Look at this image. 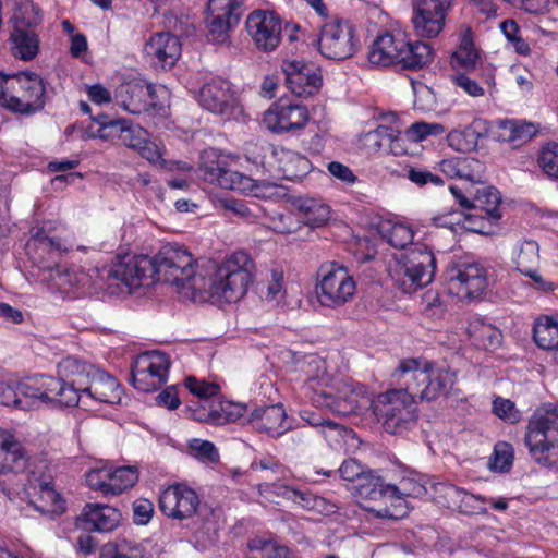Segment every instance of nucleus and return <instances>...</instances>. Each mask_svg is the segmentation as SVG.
<instances>
[{
	"mask_svg": "<svg viewBox=\"0 0 558 558\" xmlns=\"http://www.w3.org/2000/svg\"><path fill=\"white\" fill-rule=\"evenodd\" d=\"M468 335L473 349H497L502 341L501 331L481 318L470 322Z\"/></svg>",
	"mask_w": 558,
	"mask_h": 558,
	"instance_id": "obj_37",
	"label": "nucleus"
},
{
	"mask_svg": "<svg viewBox=\"0 0 558 558\" xmlns=\"http://www.w3.org/2000/svg\"><path fill=\"white\" fill-rule=\"evenodd\" d=\"M99 558H145V556L142 546L123 539L116 544L104 545Z\"/></svg>",
	"mask_w": 558,
	"mask_h": 558,
	"instance_id": "obj_51",
	"label": "nucleus"
},
{
	"mask_svg": "<svg viewBox=\"0 0 558 558\" xmlns=\"http://www.w3.org/2000/svg\"><path fill=\"white\" fill-rule=\"evenodd\" d=\"M338 472L340 477L344 481H357L359 483H361L364 476L367 474L364 470V466L360 464L355 459L344 460L338 469Z\"/></svg>",
	"mask_w": 558,
	"mask_h": 558,
	"instance_id": "obj_64",
	"label": "nucleus"
},
{
	"mask_svg": "<svg viewBox=\"0 0 558 558\" xmlns=\"http://www.w3.org/2000/svg\"><path fill=\"white\" fill-rule=\"evenodd\" d=\"M401 175L418 187L426 185L442 186L445 184L441 177L424 167L405 166Z\"/></svg>",
	"mask_w": 558,
	"mask_h": 558,
	"instance_id": "obj_56",
	"label": "nucleus"
},
{
	"mask_svg": "<svg viewBox=\"0 0 558 558\" xmlns=\"http://www.w3.org/2000/svg\"><path fill=\"white\" fill-rule=\"evenodd\" d=\"M432 488L438 504L452 510L461 508L464 489L451 483H435Z\"/></svg>",
	"mask_w": 558,
	"mask_h": 558,
	"instance_id": "obj_49",
	"label": "nucleus"
},
{
	"mask_svg": "<svg viewBox=\"0 0 558 558\" xmlns=\"http://www.w3.org/2000/svg\"><path fill=\"white\" fill-rule=\"evenodd\" d=\"M538 244L535 241H525L517 255L515 265L517 270L521 274L531 270V268L536 267L539 259L538 254Z\"/></svg>",
	"mask_w": 558,
	"mask_h": 558,
	"instance_id": "obj_58",
	"label": "nucleus"
},
{
	"mask_svg": "<svg viewBox=\"0 0 558 558\" xmlns=\"http://www.w3.org/2000/svg\"><path fill=\"white\" fill-rule=\"evenodd\" d=\"M144 52L155 68L171 69L181 56V43L169 32L156 33L146 41Z\"/></svg>",
	"mask_w": 558,
	"mask_h": 558,
	"instance_id": "obj_23",
	"label": "nucleus"
},
{
	"mask_svg": "<svg viewBox=\"0 0 558 558\" xmlns=\"http://www.w3.org/2000/svg\"><path fill=\"white\" fill-rule=\"evenodd\" d=\"M445 132L446 128L441 123L420 121L411 124L404 131V137L414 145L426 140L428 136H439Z\"/></svg>",
	"mask_w": 558,
	"mask_h": 558,
	"instance_id": "obj_54",
	"label": "nucleus"
},
{
	"mask_svg": "<svg viewBox=\"0 0 558 558\" xmlns=\"http://www.w3.org/2000/svg\"><path fill=\"white\" fill-rule=\"evenodd\" d=\"M287 88L298 97H308L317 94L323 85L318 70L293 60L283 61L281 65Z\"/></svg>",
	"mask_w": 558,
	"mask_h": 558,
	"instance_id": "obj_22",
	"label": "nucleus"
},
{
	"mask_svg": "<svg viewBox=\"0 0 558 558\" xmlns=\"http://www.w3.org/2000/svg\"><path fill=\"white\" fill-rule=\"evenodd\" d=\"M244 150L248 162L287 180L300 177V170L305 172L308 163L307 158L266 141L246 143Z\"/></svg>",
	"mask_w": 558,
	"mask_h": 558,
	"instance_id": "obj_7",
	"label": "nucleus"
},
{
	"mask_svg": "<svg viewBox=\"0 0 558 558\" xmlns=\"http://www.w3.org/2000/svg\"><path fill=\"white\" fill-rule=\"evenodd\" d=\"M480 133L474 123L462 130H452L447 134L448 145L460 153H471L478 145Z\"/></svg>",
	"mask_w": 558,
	"mask_h": 558,
	"instance_id": "obj_45",
	"label": "nucleus"
},
{
	"mask_svg": "<svg viewBox=\"0 0 558 558\" xmlns=\"http://www.w3.org/2000/svg\"><path fill=\"white\" fill-rule=\"evenodd\" d=\"M22 475L21 487L7 489L3 493L12 499L21 493L28 498L29 504L38 511L46 512L47 505H57L61 497L53 486L54 469L46 459L29 461L23 445L12 434L5 436L0 445V475Z\"/></svg>",
	"mask_w": 558,
	"mask_h": 558,
	"instance_id": "obj_2",
	"label": "nucleus"
},
{
	"mask_svg": "<svg viewBox=\"0 0 558 558\" xmlns=\"http://www.w3.org/2000/svg\"><path fill=\"white\" fill-rule=\"evenodd\" d=\"M126 121V119L99 113L92 118L90 124L85 129V134L88 138H100L119 145Z\"/></svg>",
	"mask_w": 558,
	"mask_h": 558,
	"instance_id": "obj_32",
	"label": "nucleus"
},
{
	"mask_svg": "<svg viewBox=\"0 0 558 558\" xmlns=\"http://www.w3.org/2000/svg\"><path fill=\"white\" fill-rule=\"evenodd\" d=\"M487 499L480 495H473L464 490L461 508L458 511L465 514H486L485 504Z\"/></svg>",
	"mask_w": 558,
	"mask_h": 558,
	"instance_id": "obj_63",
	"label": "nucleus"
},
{
	"mask_svg": "<svg viewBox=\"0 0 558 558\" xmlns=\"http://www.w3.org/2000/svg\"><path fill=\"white\" fill-rule=\"evenodd\" d=\"M17 393L27 410L40 404L75 407L80 402L77 391L61 378L39 375L17 384Z\"/></svg>",
	"mask_w": 558,
	"mask_h": 558,
	"instance_id": "obj_9",
	"label": "nucleus"
},
{
	"mask_svg": "<svg viewBox=\"0 0 558 558\" xmlns=\"http://www.w3.org/2000/svg\"><path fill=\"white\" fill-rule=\"evenodd\" d=\"M405 265L417 272L430 275L434 279L436 271V258L433 251L424 243H414L397 255Z\"/></svg>",
	"mask_w": 558,
	"mask_h": 558,
	"instance_id": "obj_35",
	"label": "nucleus"
},
{
	"mask_svg": "<svg viewBox=\"0 0 558 558\" xmlns=\"http://www.w3.org/2000/svg\"><path fill=\"white\" fill-rule=\"evenodd\" d=\"M44 78L32 71L7 74L0 71V107L22 117H33L46 107Z\"/></svg>",
	"mask_w": 558,
	"mask_h": 558,
	"instance_id": "obj_4",
	"label": "nucleus"
},
{
	"mask_svg": "<svg viewBox=\"0 0 558 558\" xmlns=\"http://www.w3.org/2000/svg\"><path fill=\"white\" fill-rule=\"evenodd\" d=\"M388 272L395 287L403 293L415 292L432 282L430 275L413 270L397 256L389 264Z\"/></svg>",
	"mask_w": 558,
	"mask_h": 558,
	"instance_id": "obj_29",
	"label": "nucleus"
},
{
	"mask_svg": "<svg viewBox=\"0 0 558 558\" xmlns=\"http://www.w3.org/2000/svg\"><path fill=\"white\" fill-rule=\"evenodd\" d=\"M453 0H414L412 24L421 38H435L444 29Z\"/></svg>",
	"mask_w": 558,
	"mask_h": 558,
	"instance_id": "obj_18",
	"label": "nucleus"
},
{
	"mask_svg": "<svg viewBox=\"0 0 558 558\" xmlns=\"http://www.w3.org/2000/svg\"><path fill=\"white\" fill-rule=\"evenodd\" d=\"M148 137V133L145 129L138 124H133L131 121H126L124 130L121 135L119 145H123L128 148L137 150L141 145H145V140Z\"/></svg>",
	"mask_w": 558,
	"mask_h": 558,
	"instance_id": "obj_59",
	"label": "nucleus"
},
{
	"mask_svg": "<svg viewBox=\"0 0 558 558\" xmlns=\"http://www.w3.org/2000/svg\"><path fill=\"white\" fill-rule=\"evenodd\" d=\"M322 434L325 439L336 448H342L349 441L356 439V434L353 432V429L331 420H328L327 424L322 430Z\"/></svg>",
	"mask_w": 558,
	"mask_h": 558,
	"instance_id": "obj_55",
	"label": "nucleus"
},
{
	"mask_svg": "<svg viewBox=\"0 0 558 558\" xmlns=\"http://www.w3.org/2000/svg\"><path fill=\"white\" fill-rule=\"evenodd\" d=\"M121 513L113 507L100 504H87L77 521L85 531L109 532L120 522Z\"/></svg>",
	"mask_w": 558,
	"mask_h": 558,
	"instance_id": "obj_26",
	"label": "nucleus"
},
{
	"mask_svg": "<svg viewBox=\"0 0 558 558\" xmlns=\"http://www.w3.org/2000/svg\"><path fill=\"white\" fill-rule=\"evenodd\" d=\"M317 46L326 59L341 61L357 52L361 39L356 26L350 20L332 17L320 26Z\"/></svg>",
	"mask_w": 558,
	"mask_h": 558,
	"instance_id": "obj_11",
	"label": "nucleus"
},
{
	"mask_svg": "<svg viewBox=\"0 0 558 558\" xmlns=\"http://www.w3.org/2000/svg\"><path fill=\"white\" fill-rule=\"evenodd\" d=\"M89 398L109 404H121L122 388L118 380L107 372L99 369L94 375L88 386L83 388V393Z\"/></svg>",
	"mask_w": 558,
	"mask_h": 558,
	"instance_id": "obj_30",
	"label": "nucleus"
},
{
	"mask_svg": "<svg viewBox=\"0 0 558 558\" xmlns=\"http://www.w3.org/2000/svg\"><path fill=\"white\" fill-rule=\"evenodd\" d=\"M282 19L275 11L254 10L245 21L247 35L255 48L265 53L275 51L282 40Z\"/></svg>",
	"mask_w": 558,
	"mask_h": 558,
	"instance_id": "obj_15",
	"label": "nucleus"
},
{
	"mask_svg": "<svg viewBox=\"0 0 558 558\" xmlns=\"http://www.w3.org/2000/svg\"><path fill=\"white\" fill-rule=\"evenodd\" d=\"M170 366L165 351H141L131 363L130 384L141 392L157 391L167 383Z\"/></svg>",
	"mask_w": 558,
	"mask_h": 558,
	"instance_id": "obj_12",
	"label": "nucleus"
},
{
	"mask_svg": "<svg viewBox=\"0 0 558 558\" xmlns=\"http://www.w3.org/2000/svg\"><path fill=\"white\" fill-rule=\"evenodd\" d=\"M355 290V281L345 266L337 262H326L318 267L315 276V294L322 306H343L352 300Z\"/></svg>",
	"mask_w": 558,
	"mask_h": 558,
	"instance_id": "obj_8",
	"label": "nucleus"
},
{
	"mask_svg": "<svg viewBox=\"0 0 558 558\" xmlns=\"http://www.w3.org/2000/svg\"><path fill=\"white\" fill-rule=\"evenodd\" d=\"M450 65L454 73L476 72L482 69L481 50L475 46L470 27L459 34L457 47L450 54Z\"/></svg>",
	"mask_w": 558,
	"mask_h": 558,
	"instance_id": "obj_25",
	"label": "nucleus"
},
{
	"mask_svg": "<svg viewBox=\"0 0 558 558\" xmlns=\"http://www.w3.org/2000/svg\"><path fill=\"white\" fill-rule=\"evenodd\" d=\"M106 477H108L111 486V495L116 496L133 487L138 480V474L134 466H120L106 473Z\"/></svg>",
	"mask_w": 558,
	"mask_h": 558,
	"instance_id": "obj_48",
	"label": "nucleus"
},
{
	"mask_svg": "<svg viewBox=\"0 0 558 558\" xmlns=\"http://www.w3.org/2000/svg\"><path fill=\"white\" fill-rule=\"evenodd\" d=\"M426 494V480L420 474L403 476L398 485H392L393 499H401L403 497L420 498Z\"/></svg>",
	"mask_w": 558,
	"mask_h": 558,
	"instance_id": "obj_46",
	"label": "nucleus"
},
{
	"mask_svg": "<svg viewBox=\"0 0 558 558\" xmlns=\"http://www.w3.org/2000/svg\"><path fill=\"white\" fill-rule=\"evenodd\" d=\"M434 58L430 44L411 41L404 33L385 32L373 41L368 51V61L374 65H397L402 70L416 71L428 65Z\"/></svg>",
	"mask_w": 558,
	"mask_h": 558,
	"instance_id": "obj_3",
	"label": "nucleus"
},
{
	"mask_svg": "<svg viewBox=\"0 0 558 558\" xmlns=\"http://www.w3.org/2000/svg\"><path fill=\"white\" fill-rule=\"evenodd\" d=\"M468 193L472 195L473 210L484 213L488 218L495 221L501 219V195L496 187L487 186L482 183L481 186L476 187L474 191L468 190Z\"/></svg>",
	"mask_w": 558,
	"mask_h": 558,
	"instance_id": "obj_36",
	"label": "nucleus"
},
{
	"mask_svg": "<svg viewBox=\"0 0 558 558\" xmlns=\"http://www.w3.org/2000/svg\"><path fill=\"white\" fill-rule=\"evenodd\" d=\"M159 508L165 515L175 520H184L193 515L205 520L207 532L216 531L215 523L209 521L214 517L213 509L201 506L199 498L195 490L182 485L175 484L167 487L159 496Z\"/></svg>",
	"mask_w": 558,
	"mask_h": 558,
	"instance_id": "obj_13",
	"label": "nucleus"
},
{
	"mask_svg": "<svg viewBox=\"0 0 558 558\" xmlns=\"http://www.w3.org/2000/svg\"><path fill=\"white\" fill-rule=\"evenodd\" d=\"M472 72H458L451 76L452 83L463 89L468 95L472 97H481L485 94L484 88L480 85L476 80L469 76Z\"/></svg>",
	"mask_w": 558,
	"mask_h": 558,
	"instance_id": "obj_62",
	"label": "nucleus"
},
{
	"mask_svg": "<svg viewBox=\"0 0 558 558\" xmlns=\"http://www.w3.org/2000/svg\"><path fill=\"white\" fill-rule=\"evenodd\" d=\"M310 119L305 106L280 98L264 114V123L272 133L282 134L305 128Z\"/></svg>",
	"mask_w": 558,
	"mask_h": 558,
	"instance_id": "obj_20",
	"label": "nucleus"
},
{
	"mask_svg": "<svg viewBox=\"0 0 558 558\" xmlns=\"http://www.w3.org/2000/svg\"><path fill=\"white\" fill-rule=\"evenodd\" d=\"M61 251L59 238L54 239V241L38 242L34 240L26 243V253L29 259L43 270L51 269L57 264Z\"/></svg>",
	"mask_w": 558,
	"mask_h": 558,
	"instance_id": "obj_34",
	"label": "nucleus"
},
{
	"mask_svg": "<svg viewBox=\"0 0 558 558\" xmlns=\"http://www.w3.org/2000/svg\"><path fill=\"white\" fill-rule=\"evenodd\" d=\"M316 381L306 386L307 397L316 407L329 409L339 415H349L359 408V399L366 396V387L352 379H337L330 386L316 388Z\"/></svg>",
	"mask_w": 558,
	"mask_h": 558,
	"instance_id": "obj_10",
	"label": "nucleus"
},
{
	"mask_svg": "<svg viewBox=\"0 0 558 558\" xmlns=\"http://www.w3.org/2000/svg\"><path fill=\"white\" fill-rule=\"evenodd\" d=\"M108 277L121 281L129 289L155 283L156 269L148 255L118 256L108 271Z\"/></svg>",
	"mask_w": 558,
	"mask_h": 558,
	"instance_id": "obj_17",
	"label": "nucleus"
},
{
	"mask_svg": "<svg viewBox=\"0 0 558 558\" xmlns=\"http://www.w3.org/2000/svg\"><path fill=\"white\" fill-rule=\"evenodd\" d=\"M524 441L538 461L545 452L558 447V408L536 413L529 423Z\"/></svg>",
	"mask_w": 558,
	"mask_h": 558,
	"instance_id": "obj_16",
	"label": "nucleus"
},
{
	"mask_svg": "<svg viewBox=\"0 0 558 558\" xmlns=\"http://www.w3.org/2000/svg\"><path fill=\"white\" fill-rule=\"evenodd\" d=\"M116 101L128 112L141 114L157 106L154 84L135 77L121 83L114 93Z\"/></svg>",
	"mask_w": 558,
	"mask_h": 558,
	"instance_id": "obj_21",
	"label": "nucleus"
},
{
	"mask_svg": "<svg viewBox=\"0 0 558 558\" xmlns=\"http://www.w3.org/2000/svg\"><path fill=\"white\" fill-rule=\"evenodd\" d=\"M10 43L13 56L20 60L31 61L39 52L40 39L34 29L12 28Z\"/></svg>",
	"mask_w": 558,
	"mask_h": 558,
	"instance_id": "obj_38",
	"label": "nucleus"
},
{
	"mask_svg": "<svg viewBox=\"0 0 558 558\" xmlns=\"http://www.w3.org/2000/svg\"><path fill=\"white\" fill-rule=\"evenodd\" d=\"M239 23H233L231 19L218 14L206 16V38L209 43L223 46L230 43V31Z\"/></svg>",
	"mask_w": 558,
	"mask_h": 558,
	"instance_id": "obj_44",
	"label": "nucleus"
},
{
	"mask_svg": "<svg viewBox=\"0 0 558 558\" xmlns=\"http://www.w3.org/2000/svg\"><path fill=\"white\" fill-rule=\"evenodd\" d=\"M537 165L548 178L558 180V143L548 142L541 147Z\"/></svg>",
	"mask_w": 558,
	"mask_h": 558,
	"instance_id": "obj_52",
	"label": "nucleus"
},
{
	"mask_svg": "<svg viewBox=\"0 0 558 558\" xmlns=\"http://www.w3.org/2000/svg\"><path fill=\"white\" fill-rule=\"evenodd\" d=\"M190 448L197 459L205 462L215 463L219 460V453L215 445L207 440L193 439L190 442Z\"/></svg>",
	"mask_w": 558,
	"mask_h": 558,
	"instance_id": "obj_61",
	"label": "nucleus"
},
{
	"mask_svg": "<svg viewBox=\"0 0 558 558\" xmlns=\"http://www.w3.org/2000/svg\"><path fill=\"white\" fill-rule=\"evenodd\" d=\"M533 339L538 349H558V313L543 314L534 320Z\"/></svg>",
	"mask_w": 558,
	"mask_h": 558,
	"instance_id": "obj_39",
	"label": "nucleus"
},
{
	"mask_svg": "<svg viewBox=\"0 0 558 558\" xmlns=\"http://www.w3.org/2000/svg\"><path fill=\"white\" fill-rule=\"evenodd\" d=\"M378 231L381 239L392 247L405 251L409 244H414V231L405 223L384 221L379 225Z\"/></svg>",
	"mask_w": 558,
	"mask_h": 558,
	"instance_id": "obj_41",
	"label": "nucleus"
},
{
	"mask_svg": "<svg viewBox=\"0 0 558 558\" xmlns=\"http://www.w3.org/2000/svg\"><path fill=\"white\" fill-rule=\"evenodd\" d=\"M265 417L263 423H258V428L271 436L282 435L289 426H286L287 414L282 404L277 403L265 408Z\"/></svg>",
	"mask_w": 558,
	"mask_h": 558,
	"instance_id": "obj_47",
	"label": "nucleus"
},
{
	"mask_svg": "<svg viewBox=\"0 0 558 558\" xmlns=\"http://www.w3.org/2000/svg\"><path fill=\"white\" fill-rule=\"evenodd\" d=\"M392 377L397 379L410 377L417 387L422 385V389L411 387L414 396L418 395L422 401H434L441 396H447L456 380L453 372L435 367L433 362L422 359L401 361Z\"/></svg>",
	"mask_w": 558,
	"mask_h": 558,
	"instance_id": "obj_6",
	"label": "nucleus"
},
{
	"mask_svg": "<svg viewBox=\"0 0 558 558\" xmlns=\"http://www.w3.org/2000/svg\"><path fill=\"white\" fill-rule=\"evenodd\" d=\"M356 496L365 501L393 500L392 485L386 484L380 476L368 472L355 486Z\"/></svg>",
	"mask_w": 558,
	"mask_h": 558,
	"instance_id": "obj_40",
	"label": "nucleus"
},
{
	"mask_svg": "<svg viewBox=\"0 0 558 558\" xmlns=\"http://www.w3.org/2000/svg\"><path fill=\"white\" fill-rule=\"evenodd\" d=\"M198 173L204 181L226 190L251 193L255 186L250 177L231 170L226 158L216 148H207L202 151Z\"/></svg>",
	"mask_w": 558,
	"mask_h": 558,
	"instance_id": "obj_14",
	"label": "nucleus"
},
{
	"mask_svg": "<svg viewBox=\"0 0 558 558\" xmlns=\"http://www.w3.org/2000/svg\"><path fill=\"white\" fill-rule=\"evenodd\" d=\"M99 369L94 364L72 355L58 363V374L63 378L71 379V384L66 385L73 386L80 398L83 388L88 386L93 376L97 375Z\"/></svg>",
	"mask_w": 558,
	"mask_h": 558,
	"instance_id": "obj_28",
	"label": "nucleus"
},
{
	"mask_svg": "<svg viewBox=\"0 0 558 558\" xmlns=\"http://www.w3.org/2000/svg\"><path fill=\"white\" fill-rule=\"evenodd\" d=\"M497 126L498 141L509 143L513 147L530 142L539 132L538 124L520 119H500Z\"/></svg>",
	"mask_w": 558,
	"mask_h": 558,
	"instance_id": "obj_31",
	"label": "nucleus"
},
{
	"mask_svg": "<svg viewBox=\"0 0 558 558\" xmlns=\"http://www.w3.org/2000/svg\"><path fill=\"white\" fill-rule=\"evenodd\" d=\"M234 92L231 84L220 77L204 84L199 90V105L215 114H230L234 105Z\"/></svg>",
	"mask_w": 558,
	"mask_h": 558,
	"instance_id": "obj_24",
	"label": "nucleus"
},
{
	"mask_svg": "<svg viewBox=\"0 0 558 558\" xmlns=\"http://www.w3.org/2000/svg\"><path fill=\"white\" fill-rule=\"evenodd\" d=\"M441 171L451 179H460L474 184H482L485 173V165L472 157H452L444 159L439 163Z\"/></svg>",
	"mask_w": 558,
	"mask_h": 558,
	"instance_id": "obj_27",
	"label": "nucleus"
},
{
	"mask_svg": "<svg viewBox=\"0 0 558 558\" xmlns=\"http://www.w3.org/2000/svg\"><path fill=\"white\" fill-rule=\"evenodd\" d=\"M244 11V0H208L207 13L218 14L239 23Z\"/></svg>",
	"mask_w": 558,
	"mask_h": 558,
	"instance_id": "obj_53",
	"label": "nucleus"
},
{
	"mask_svg": "<svg viewBox=\"0 0 558 558\" xmlns=\"http://www.w3.org/2000/svg\"><path fill=\"white\" fill-rule=\"evenodd\" d=\"M449 291L461 299L474 300L487 288L486 270L478 264H453L446 271Z\"/></svg>",
	"mask_w": 558,
	"mask_h": 558,
	"instance_id": "obj_19",
	"label": "nucleus"
},
{
	"mask_svg": "<svg viewBox=\"0 0 558 558\" xmlns=\"http://www.w3.org/2000/svg\"><path fill=\"white\" fill-rule=\"evenodd\" d=\"M247 558H289V550L271 541L255 538L248 543Z\"/></svg>",
	"mask_w": 558,
	"mask_h": 558,
	"instance_id": "obj_50",
	"label": "nucleus"
},
{
	"mask_svg": "<svg viewBox=\"0 0 558 558\" xmlns=\"http://www.w3.org/2000/svg\"><path fill=\"white\" fill-rule=\"evenodd\" d=\"M392 134V126L377 125L376 129L361 134L359 142L367 155L387 154Z\"/></svg>",
	"mask_w": 558,
	"mask_h": 558,
	"instance_id": "obj_42",
	"label": "nucleus"
},
{
	"mask_svg": "<svg viewBox=\"0 0 558 558\" xmlns=\"http://www.w3.org/2000/svg\"><path fill=\"white\" fill-rule=\"evenodd\" d=\"M246 405L242 403L226 402L221 404V412L214 411L209 414L211 421L217 425L235 422L244 415Z\"/></svg>",
	"mask_w": 558,
	"mask_h": 558,
	"instance_id": "obj_60",
	"label": "nucleus"
},
{
	"mask_svg": "<svg viewBox=\"0 0 558 558\" xmlns=\"http://www.w3.org/2000/svg\"><path fill=\"white\" fill-rule=\"evenodd\" d=\"M300 220L311 228L324 226L330 218V207L322 199L298 197L294 203Z\"/></svg>",
	"mask_w": 558,
	"mask_h": 558,
	"instance_id": "obj_33",
	"label": "nucleus"
},
{
	"mask_svg": "<svg viewBox=\"0 0 558 558\" xmlns=\"http://www.w3.org/2000/svg\"><path fill=\"white\" fill-rule=\"evenodd\" d=\"M156 269L155 282L169 283L193 291L206 292L219 302L234 303L247 292L254 263L243 251L234 252L208 278H197L193 255L175 243L162 245L151 257Z\"/></svg>",
	"mask_w": 558,
	"mask_h": 558,
	"instance_id": "obj_1",
	"label": "nucleus"
},
{
	"mask_svg": "<svg viewBox=\"0 0 558 558\" xmlns=\"http://www.w3.org/2000/svg\"><path fill=\"white\" fill-rule=\"evenodd\" d=\"M41 8L29 0L19 3L11 19L13 28L34 31L41 24Z\"/></svg>",
	"mask_w": 558,
	"mask_h": 558,
	"instance_id": "obj_43",
	"label": "nucleus"
},
{
	"mask_svg": "<svg viewBox=\"0 0 558 558\" xmlns=\"http://www.w3.org/2000/svg\"><path fill=\"white\" fill-rule=\"evenodd\" d=\"M410 390V385L401 389H390L378 395L373 403L378 422L391 435H401L417 423L416 401L414 392Z\"/></svg>",
	"mask_w": 558,
	"mask_h": 558,
	"instance_id": "obj_5",
	"label": "nucleus"
},
{
	"mask_svg": "<svg viewBox=\"0 0 558 558\" xmlns=\"http://www.w3.org/2000/svg\"><path fill=\"white\" fill-rule=\"evenodd\" d=\"M460 221V229L481 234L488 232L492 225L498 222L477 210L462 211Z\"/></svg>",
	"mask_w": 558,
	"mask_h": 558,
	"instance_id": "obj_57",
	"label": "nucleus"
}]
</instances>
